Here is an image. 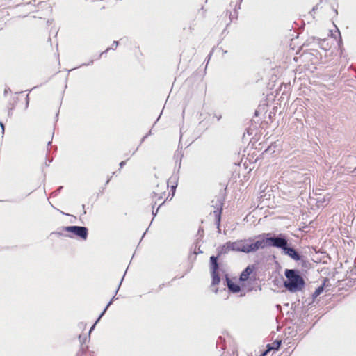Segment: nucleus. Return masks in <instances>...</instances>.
I'll return each instance as SVG.
<instances>
[{
	"label": "nucleus",
	"instance_id": "nucleus-26",
	"mask_svg": "<svg viewBox=\"0 0 356 356\" xmlns=\"http://www.w3.org/2000/svg\"><path fill=\"white\" fill-rule=\"evenodd\" d=\"M0 127H1V129H2V134H3L4 133V130H5V127H4V124H3V123L2 122H0Z\"/></svg>",
	"mask_w": 356,
	"mask_h": 356
},
{
	"label": "nucleus",
	"instance_id": "nucleus-43",
	"mask_svg": "<svg viewBox=\"0 0 356 356\" xmlns=\"http://www.w3.org/2000/svg\"><path fill=\"white\" fill-rule=\"evenodd\" d=\"M111 177H110L109 178H108V179H107V180H109V181H110V180L111 179Z\"/></svg>",
	"mask_w": 356,
	"mask_h": 356
},
{
	"label": "nucleus",
	"instance_id": "nucleus-29",
	"mask_svg": "<svg viewBox=\"0 0 356 356\" xmlns=\"http://www.w3.org/2000/svg\"><path fill=\"white\" fill-rule=\"evenodd\" d=\"M147 138V135H145V136L143 137V138L141 139L140 140V143L141 144L142 143L144 142V140Z\"/></svg>",
	"mask_w": 356,
	"mask_h": 356
},
{
	"label": "nucleus",
	"instance_id": "nucleus-6",
	"mask_svg": "<svg viewBox=\"0 0 356 356\" xmlns=\"http://www.w3.org/2000/svg\"><path fill=\"white\" fill-rule=\"evenodd\" d=\"M218 259V256L212 255L210 257V267L211 274L212 277V285H217L220 282V277L218 273V270L219 269Z\"/></svg>",
	"mask_w": 356,
	"mask_h": 356
},
{
	"label": "nucleus",
	"instance_id": "nucleus-39",
	"mask_svg": "<svg viewBox=\"0 0 356 356\" xmlns=\"http://www.w3.org/2000/svg\"><path fill=\"white\" fill-rule=\"evenodd\" d=\"M153 195H154V196H156L157 195V194L155 192H153Z\"/></svg>",
	"mask_w": 356,
	"mask_h": 356
},
{
	"label": "nucleus",
	"instance_id": "nucleus-40",
	"mask_svg": "<svg viewBox=\"0 0 356 356\" xmlns=\"http://www.w3.org/2000/svg\"><path fill=\"white\" fill-rule=\"evenodd\" d=\"M108 183H109V180H107V181H106V184H108Z\"/></svg>",
	"mask_w": 356,
	"mask_h": 356
},
{
	"label": "nucleus",
	"instance_id": "nucleus-7",
	"mask_svg": "<svg viewBox=\"0 0 356 356\" xmlns=\"http://www.w3.org/2000/svg\"><path fill=\"white\" fill-rule=\"evenodd\" d=\"M241 240L234 242L228 241L221 246L218 250V256L227 254L229 251L241 252Z\"/></svg>",
	"mask_w": 356,
	"mask_h": 356
},
{
	"label": "nucleus",
	"instance_id": "nucleus-13",
	"mask_svg": "<svg viewBox=\"0 0 356 356\" xmlns=\"http://www.w3.org/2000/svg\"><path fill=\"white\" fill-rule=\"evenodd\" d=\"M324 291V284H322L321 286H319L316 290L314 292V293L312 294V297L313 298H317L319 295H321Z\"/></svg>",
	"mask_w": 356,
	"mask_h": 356
},
{
	"label": "nucleus",
	"instance_id": "nucleus-33",
	"mask_svg": "<svg viewBox=\"0 0 356 356\" xmlns=\"http://www.w3.org/2000/svg\"><path fill=\"white\" fill-rule=\"evenodd\" d=\"M267 351H268V350H266L265 352L262 353H261V356H265V355H266V353H267Z\"/></svg>",
	"mask_w": 356,
	"mask_h": 356
},
{
	"label": "nucleus",
	"instance_id": "nucleus-5",
	"mask_svg": "<svg viewBox=\"0 0 356 356\" xmlns=\"http://www.w3.org/2000/svg\"><path fill=\"white\" fill-rule=\"evenodd\" d=\"M211 203L212 207H214V210L213 211V214L215 217V224L218 228V231L220 232V220H221V214L222 211L223 202L220 197H217L216 200H212Z\"/></svg>",
	"mask_w": 356,
	"mask_h": 356
},
{
	"label": "nucleus",
	"instance_id": "nucleus-12",
	"mask_svg": "<svg viewBox=\"0 0 356 356\" xmlns=\"http://www.w3.org/2000/svg\"><path fill=\"white\" fill-rule=\"evenodd\" d=\"M112 304V300H111L109 301V302L107 304V305L106 306V307L104 308V309L103 310V312L100 314L99 316L98 317V318L97 319V321H95V323L93 324V325L91 327L90 331H89V334L94 330L96 324L98 323V321H99V319L104 316V314H105L106 311L107 310V309L109 307V306Z\"/></svg>",
	"mask_w": 356,
	"mask_h": 356
},
{
	"label": "nucleus",
	"instance_id": "nucleus-31",
	"mask_svg": "<svg viewBox=\"0 0 356 356\" xmlns=\"http://www.w3.org/2000/svg\"><path fill=\"white\" fill-rule=\"evenodd\" d=\"M152 134V129H151L146 135H147V137H148L149 136H150Z\"/></svg>",
	"mask_w": 356,
	"mask_h": 356
},
{
	"label": "nucleus",
	"instance_id": "nucleus-3",
	"mask_svg": "<svg viewBox=\"0 0 356 356\" xmlns=\"http://www.w3.org/2000/svg\"><path fill=\"white\" fill-rule=\"evenodd\" d=\"M61 229L84 241L88 236V229L86 227L72 225L63 227Z\"/></svg>",
	"mask_w": 356,
	"mask_h": 356
},
{
	"label": "nucleus",
	"instance_id": "nucleus-32",
	"mask_svg": "<svg viewBox=\"0 0 356 356\" xmlns=\"http://www.w3.org/2000/svg\"><path fill=\"white\" fill-rule=\"evenodd\" d=\"M181 158H180L179 160V168L181 167Z\"/></svg>",
	"mask_w": 356,
	"mask_h": 356
},
{
	"label": "nucleus",
	"instance_id": "nucleus-10",
	"mask_svg": "<svg viewBox=\"0 0 356 356\" xmlns=\"http://www.w3.org/2000/svg\"><path fill=\"white\" fill-rule=\"evenodd\" d=\"M252 271L253 267L250 266H247L241 273L240 280L243 282L248 280Z\"/></svg>",
	"mask_w": 356,
	"mask_h": 356
},
{
	"label": "nucleus",
	"instance_id": "nucleus-21",
	"mask_svg": "<svg viewBox=\"0 0 356 356\" xmlns=\"http://www.w3.org/2000/svg\"><path fill=\"white\" fill-rule=\"evenodd\" d=\"M241 2H242V0H238V4L236 5L234 10H236V9H240L241 8Z\"/></svg>",
	"mask_w": 356,
	"mask_h": 356
},
{
	"label": "nucleus",
	"instance_id": "nucleus-14",
	"mask_svg": "<svg viewBox=\"0 0 356 356\" xmlns=\"http://www.w3.org/2000/svg\"><path fill=\"white\" fill-rule=\"evenodd\" d=\"M224 339L222 337H219L217 342H216V346L217 348H220L221 350H225V346L222 344L224 342Z\"/></svg>",
	"mask_w": 356,
	"mask_h": 356
},
{
	"label": "nucleus",
	"instance_id": "nucleus-38",
	"mask_svg": "<svg viewBox=\"0 0 356 356\" xmlns=\"http://www.w3.org/2000/svg\"><path fill=\"white\" fill-rule=\"evenodd\" d=\"M51 141L48 142L47 145H51Z\"/></svg>",
	"mask_w": 356,
	"mask_h": 356
},
{
	"label": "nucleus",
	"instance_id": "nucleus-9",
	"mask_svg": "<svg viewBox=\"0 0 356 356\" xmlns=\"http://www.w3.org/2000/svg\"><path fill=\"white\" fill-rule=\"evenodd\" d=\"M226 282H227V286L230 292L236 293H238L241 291L240 286L238 284L233 282L228 277L227 275H226Z\"/></svg>",
	"mask_w": 356,
	"mask_h": 356
},
{
	"label": "nucleus",
	"instance_id": "nucleus-25",
	"mask_svg": "<svg viewBox=\"0 0 356 356\" xmlns=\"http://www.w3.org/2000/svg\"><path fill=\"white\" fill-rule=\"evenodd\" d=\"M93 63V60H91L89 63H83L82 64L81 66H87V65H92Z\"/></svg>",
	"mask_w": 356,
	"mask_h": 356
},
{
	"label": "nucleus",
	"instance_id": "nucleus-8",
	"mask_svg": "<svg viewBox=\"0 0 356 356\" xmlns=\"http://www.w3.org/2000/svg\"><path fill=\"white\" fill-rule=\"evenodd\" d=\"M252 237L247 239L241 240V252L244 253L252 252Z\"/></svg>",
	"mask_w": 356,
	"mask_h": 356
},
{
	"label": "nucleus",
	"instance_id": "nucleus-41",
	"mask_svg": "<svg viewBox=\"0 0 356 356\" xmlns=\"http://www.w3.org/2000/svg\"><path fill=\"white\" fill-rule=\"evenodd\" d=\"M162 198H163V197H162L161 195H160V196L159 197V200H160V199H162Z\"/></svg>",
	"mask_w": 356,
	"mask_h": 356
},
{
	"label": "nucleus",
	"instance_id": "nucleus-4",
	"mask_svg": "<svg viewBox=\"0 0 356 356\" xmlns=\"http://www.w3.org/2000/svg\"><path fill=\"white\" fill-rule=\"evenodd\" d=\"M295 183L300 185V188H305L307 186H310L311 183V173L308 172H295L292 175Z\"/></svg>",
	"mask_w": 356,
	"mask_h": 356
},
{
	"label": "nucleus",
	"instance_id": "nucleus-35",
	"mask_svg": "<svg viewBox=\"0 0 356 356\" xmlns=\"http://www.w3.org/2000/svg\"><path fill=\"white\" fill-rule=\"evenodd\" d=\"M341 43H342V40H341V38L340 37V40H339V47L341 46Z\"/></svg>",
	"mask_w": 356,
	"mask_h": 356
},
{
	"label": "nucleus",
	"instance_id": "nucleus-22",
	"mask_svg": "<svg viewBox=\"0 0 356 356\" xmlns=\"http://www.w3.org/2000/svg\"><path fill=\"white\" fill-rule=\"evenodd\" d=\"M51 234H55L57 236H63V234L62 232L58 231L52 232Z\"/></svg>",
	"mask_w": 356,
	"mask_h": 356
},
{
	"label": "nucleus",
	"instance_id": "nucleus-42",
	"mask_svg": "<svg viewBox=\"0 0 356 356\" xmlns=\"http://www.w3.org/2000/svg\"><path fill=\"white\" fill-rule=\"evenodd\" d=\"M160 115H161V113ZM160 116H161V115H159V118H157L156 121H158V120H159Z\"/></svg>",
	"mask_w": 356,
	"mask_h": 356
},
{
	"label": "nucleus",
	"instance_id": "nucleus-15",
	"mask_svg": "<svg viewBox=\"0 0 356 356\" xmlns=\"http://www.w3.org/2000/svg\"><path fill=\"white\" fill-rule=\"evenodd\" d=\"M8 108V115L10 117L12 115V112H11L12 110H13L15 108V103H9Z\"/></svg>",
	"mask_w": 356,
	"mask_h": 356
},
{
	"label": "nucleus",
	"instance_id": "nucleus-2",
	"mask_svg": "<svg viewBox=\"0 0 356 356\" xmlns=\"http://www.w3.org/2000/svg\"><path fill=\"white\" fill-rule=\"evenodd\" d=\"M284 275L286 278L284 281V286L289 292L295 293L302 291L305 285V282L298 270L286 269Z\"/></svg>",
	"mask_w": 356,
	"mask_h": 356
},
{
	"label": "nucleus",
	"instance_id": "nucleus-16",
	"mask_svg": "<svg viewBox=\"0 0 356 356\" xmlns=\"http://www.w3.org/2000/svg\"><path fill=\"white\" fill-rule=\"evenodd\" d=\"M193 252L195 254L202 253V251L200 250V247L198 246V243H196Z\"/></svg>",
	"mask_w": 356,
	"mask_h": 356
},
{
	"label": "nucleus",
	"instance_id": "nucleus-27",
	"mask_svg": "<svg viewBox=\"0 0 356 356\" xmlns=\"http://www.w3.org/2000/svg\"><path fill=\"white\" fill-rule=\"evenodd\" d=\"M125 164H126V161H121V162L120 163V164H119L120 168H122V167H124V166L125 165Z\"/></svg>",
	"mask_w": 356,
	"mask_h": 356
},
{
	"label": "nucleus",
	"instance_id": "nucleus-36",
	"mask_svg": "<svg viewBox=\"0 0 356 356\" xmlns=\"http://www.w3.org/2000/svg\"><path fill=\"white\" fill-rule=\"evenodd\" d=\"M114 299L118 300V298H115V295L112 298V299H111V300H112V301H113Z\"/></svg>",
	"mask_w": 356,
	"mask_h": 356
},
{
	"label": "nucleus",
	"instance_id": "nucleus-34",
	"mask_svg": "<svg viewBox=\"0 0 356 356\" xmlns=\"http://www.w3.org/2000/svg\"><path fill=\"white\" fill-rule=\"evenodd\" d=\"M211 54L212 52H210V54L208 55V60L210 59L211 56Z\"/></svg>",
	"mask_w": 356,
	"mask_h": 356
},
{
	"label": "nucleus",
	"instance_id": "nucleus-20",
	"mask_svg": "<svg viewBox=\"0 0 356 356\" xmlns=\"http://www.w3.org/2000/svg\"><path fill=\"white\" fill-rule=\"evenodd\" d=\"M110 49L111 48H107L104 51L102 52L98 56L97 59L100 58L104 54H106Z\"/></svg>",
	"mask_w": 356,
	"mask_h": 356
},
{
	"label": "nucleus",
	"instance_id": "nucleus-37",
	"mask_svg": "<svg viewBox=\"0 0 356 356\" xmlns=\"http://www.w3.org/2000/svg\"><path fill=\"white\" fill-rule=\"evenodd\" d=\"M65 236H67V237H69V238H72V237H73V236H72V235H70V234H69V235H65Z\"/></svg>",
	"mask_w": 356,
	"mask_h": 356
},
{
	"label": "nucleus",
	"instance_id": "nucleus-24",
	"mask_svg": "<svg viewBox=\"0 0 356 356\" xmlns=\"http://www.w3.org/2000/svg\"><path fill=\"white\" fill-rule=\"evenodd\" d=\"M11 92L10 88L7 87L4 90V95H6L8 92Z\"/></svg>",
	"mask_w": 356,
	"mask_h": 356
},
{
	"label": "nucleus",
	"instance_id": "nucleus-30",
	"mask_svg": "<svg viewBox=\"0 0 356 356\" xmlns=\"http://www.w3.org/2000/svg\"><path fill=\"white\" fill-rule=\"evenodd\" d=\"M26 106H28V104H29V95L26 96Z\"/></svg>",
	"mask_w": 356,
	"mask_h": 356
},
{
	"label": "nucleus",
	"instance_id": "nucleus-17",
	"mask_svg": "<svg viewBox=\"0 0 356 356\" xmlns=\"http://www.w3.org/2000/svg\"><path fill=\"white\" fill-rule=\"evenodd\" d=\"M237 17H238V13L236 10H234V14H232V13H229V19H230L231 22L232 21V19L234 18L237 19Z\"/></svg>",
	"mask_w": 356,
	"mask_h": 356
},
{
	"label": "nucleus",
	"instance_id": "nucleus-11",
	"mask_svg": "<svg viewBox=\"0 0 356 356\" xmlns=\"http://www.w3.org/2000/svg\"><path fill=\"white\" fill-rule=\"evenodd\" d=\"M282 341L280 340H275L273 343L271 344L267 345V350H278L281 346Z\"/></svg>",
	"mask_w": 356,
	"mask_h": 356
},
{
	"label": "nucleus",
	"instance_id": "nucleus-18",
	"mask_svg": "<svg viewBox=\"0 0 356 356\" xmlns=\"http://www.w3.org/2000/svg\"><path fill=\"white\" fill-rule=\"evenodd\" d=\"M118 44H119L118 41H113V42L112 45H111V47H110V48H111V49H116V48L118 47Z\"/></svg>",
	"mask_w": 356,
	"mask_h": 356
},
{
	"label": "nucleus",
	"instance_id": "nucleus-28",
	"mask_svg": "<svg viewBox=\"0 0 356 356\" xmlns=\"http://www.w3.org/2000/svg\"><path fill=\"white\" fill-rule=\"evenodd\" d=\"M176 187H177V185L171 186V191L172 192V195H174Z\"/></svg>",
	"mask_w": 356,
	"mask_h": 356
},
{
	"label": "nucleus",
	"instance_id": "nucleus-1",
	"mask_svg": "<svg viewBox=\"0 0 356 356\" xmlns=\"http://www.w3.org/2000/svg\"><path fill=\"white\" fill-rule=\"evenodd\" d=\"M291 238L284 233L277 234L263 233L252 238V252L266 247H273L282 250V253L294 261L305 262L304 257L293 246Z\"/></svg>",
	"mask_w": 356,
	"mask_h": 356
},
{
	"label": "nucleus",
	"instance_id": "nucleus-19",
	"mask_svg": "<svg viewBox=\"0 0 356 356\" xmlns=\"http://www.w3.org/2000/svg\"><path fill=\"white\" fill-rule=\"evenodd\" d=\"M165 201H163V202H162V203L159 206V207L157 208V209L156 210V211H155V212H154V211H152V215H153L154 216H155L156 215V213H157V212H158L159 209V208H160V207H161V206L165 203Z\"/></svg>",
	"mask_w": 356,
	"mask_h": 356
},
{
	"label": "nucleus",
	"instance_id": "nucleus-23",
	"mask_svg": "<svg viewBox=\"0 0 356 356\" xmlns=\"http://www.w3.org/2000/svg\"><path fill=\"white\" fill-rule=\"evenodd\" d=\"M124 277V275H123L122 278L121 279V280H120V284H119V285H118V289H117V290H116V291H115V293H118V290H119V289H120V286H121V284H122V281H123Z\"/></svg>",
	"mask_w": 356,
	"mask_h": 356
}]
</instances>
